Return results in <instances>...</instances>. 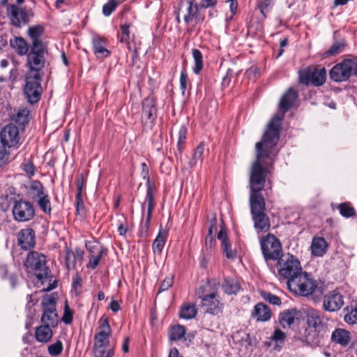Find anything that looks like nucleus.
<instances>
[{"label": "nucleus", "instance_id": "nucleus-1", "mask_svg": "<svg viewBox=\"0 0 357 357\" xmlns=\"http://www.w3.org/2000/svg\"><path fill=\"white\" fill-rule=\"evenodd\" d=\"M266 155L261 151L256 155V159L251 167L249 179L251 213L255 227L261 231L268 230L270 227L269 218L264 213L265 201L260 194V191L264 187L266 174L268 171V167L273 163L266 158Z\"/></svg>", "mask_w": 357, "mask_h": 357}, {"label": "nucleus", "instance_id": "nucleus-2", "mask_svg": "<svg viewBox=\"0 0 357 357\" xmlns=\"http://www.w3.org/2000/svg\"><path fill=\"white\" fill-rule=\"evenodd\" d=\"M297 98V92L292 88L289 89L282 96L279 104L278 113L271 119L268 124L262 140L257 142L255 144L256 155L259 151L264 152L267 155L266 158L270 160L271 162H273L274 158L278 153L274 146L279 140V130L281 121L284 114L293 107Z\"/></svg>", "mask_w": 357, "mask_h": 357}, {"label": "nucleus", "instance_id": "nucleus-3", "mask_svg": "<svg viewBox=\"0 0 357 357\" xmlns=\"http://www.w3.org/2000/svg\"><path fill=\"white\" fill-rule=\"evenodd\" d=\"M111 328L107 319H100V331L94 336L93 356L94 357H113L114 351L109 347V336Z\"/></svg>", "mask_w": 357, "mask_h": 357}, {"label": "nucleus", "instance_id": "nucleus-4", "mask_svg": "<svg viewBox=\"0 0 357 357\" xmlns=\"http://www.w3.org/2000/svg\"><path fill=\"white\" fill-rule=\"evenodd\" d=\"M277 266L279 275L288 280L296 278L302 272L299 260L290 253L282 255Z\"/></svg>", "mask_w": 357, "mask_h": 357}, {"label": "nucleus", "instance_id": "nucleus-5", "mask_svg": "<svg viewBox=\"0 0 357 357\" xmlns=\"http://www.w3.org/2000/svg\"><path fill=\"white\" fill-rule=\"evenodd\" d=\"M24 265L27 268L34 271V274L42 284L48 279L50 271L46 266V257L44 255L30 252L27 255Z\"/></svg>", "mask_w": 357, "mask_h": 357}, {"label": "nucleus", "instance_id": "nucleus-6", "mask_svg": "<svg viewBox=\"0 0 357 357\" xmlns=\"http://www.w3.org/2000/svg\"><path fill=\"white\" fill-rule=\"evenodd\" d=\"M210 286L211 282H206L205 284L200 287L198 294L201 298L202 307L204 312L213 315H218L222 312L224 305L220 302L216 292H211L203 296L201 295V293L206 292Z\"/></svg>", "mask_w": 357, "mask_h": 357}, {"label": "nucleus", "instance_id": "nucleus-7", "mask_svg": "<svg viewBox=\"0 0 357 357\" xmlns=\"http://www.w3.org/2000/svg\"><path fill=\"white\" fill-rule=\"evenodd\" d=\"M287 286L291 291L302 296L310 295L317 289L316 282L303 271L296 278L287 280Z\"/></svg>", "mask_w": 357, "mask_h": 357}, {"label": "nucleus", "instance_id": "nucleus-8", "mask_svg": "<svg viewBox=\"0 0 357 357\" xmlns=\"http://www.w3.org/2000/svg\"><path fill=\"white\" fill-rule=\"evenodd\" d=\"M41 80L42 75L34 74V72L26 73L24 93L28 102L31 104L37 102L40 98L42 93Z\"/></svg>", "mask_w": 357, "mask_h": 357}, {"label": "nucleus", "instance_id": "nucleus-9", "mask_svg": "<svg viewBox=\"0 0 357 357\" xmlns=\"http://www.w3.org/2000/svg\"><path fill=\"white\" fill-rule=\"evenodd\" d=\"M179 13L183 17L186 24L195 22V24L204 20V15L202 14L200 7L195 3L194 0H183L179 3Z\"/></svg>", "mask_w": 357, "mask_h": 357}, {"label": "nucleus", "instance_id": "nucleus-10", "mask_svg": "<svg viewBox=\"0 0 357 357\" xmlns=\"http://www.w3.org/2000/svg\"><path fill=\"white\" fill-rule=\"evenodd\" d=\"M47 52V47H30V52L27 54L26 66L27 72H34V74L42 75L41 70L45 66V54Z\"/></svg>", "mask_w": 357, "mask_h": 357}, {"label": "nucleus", "instance_id": "nucleus-11", "mask_svg": "<svg viewBox=\"0 0 357 357\" xmlns=\"http://www.w3.org/2000/svg\"><path fill=\"white\" fill-rule=\"evenodd\" d=\"M43 314L41 321L43 324L56 326L58 315L56 310V299L52 295H46L42 300Z\"/></svg>", "mask_w": 357, "mask_h": 357}, {"label": "nucleus", "instance_id": "nucleus-12", "mask_svg": "<svg viewBox=\"0 0 357 357\" xmlns=\"http://www.w3.org/2000/svg\"><path fill=\"white\" fill-rule=\"evenodd\" d=\"M7 15L13 26L21 27L29 22L33 13L26 6L18 7L15 4H10L7 6Z\"/></svg>", "mask_w": 357, "mask_h": 357}, {"label": "nucleus", "instance_id": "nucleus-13", "mask_svg": "<svg viewBox=\"0 0 357 357\" xmlns=\"http://www.w3.org/2000/svg\"><path fill=\"white\" fill-rule=\"evenodd\" d=\"M352 59H346L334 66L330 70V78L336 82L347 80L353 75Z\"/></svg>", "mask_w": 357, "mask_h": 357}, {"label": "nucleus", "instance_id": "nucleus-14", "mask_svg": "<svg viewBox=\"0 0 357 357\" xmlns=\"http://www.w3.org/2000/svg\"><path fill=\"white\" fill-rule=\"evenodd\" d=\"M13 213L15 220L26 222L32 219L35 215L33 206L29 202L19 200L15 202Z\"/></svg>", "mask_w": 357, "mask_h": 357}, {"label": "nucleus", "instance_id": "nucleus-15", "mask_svg": "<svg viewBox=\"0 0 357 357\" xmlns=\"http://www.w3.org/2000/svg\"><path fill=\"white\" fill-rule=\"evenodd\" d=\"M1 142L8 147L17 146L20 139L17 126L14 124L6 126L0 132Z\"/></svg>", "mask_w": 357, "mask_h": 357}, {"label": "nucleus", "instance_id": "nucleus-16", "mask_svg": "<svg viewBox=\"0 0 357 357\" xmlns=\"http://www.w3.org/2000/svg\"><path fill=\"white\" fill-rule=\"evenodd\" d=\"M344 305L343 296L337 291H331L324 296L323 306L325 310L335 312Z\"/></svg>", "mask_w": 357, "mask_h": 357}, {"label": "nucleus", "instance_id": "nucleus-17", "mask_svg": "<svg viewBox=\"0 0 357 357\" xmlns=\"http://www.w3.org/2000/svg\"><path fill=\"white\" fill-rule=\"evenodd\" d=\"M44 32L45 29L42 25L29 26L27 34L31 40L30 47L46 46L45 43L40 38L44 34Z\"/></svg>", "mask_w": 357, "mask_h": 357}, {"label": "nucleus", "instance_id": "nucleus-18", "mask_svg": "<svg viewBox=\"0 0 357 357\" xmlns=\"http://www.w3.org/2000/svg\"><path fill=\"white\" fill-rule=\"evenodd\" d=\"M272 313L269 307L263 303L255 305L251 316L257 321L265 322L271 319Z\"/></svg>", "mask_w": 357, "mask_h": 357}, {"label": "nucleus", "instance_id": "nucleus-19", "mask_svg": "<svg viewBox=\"0 0 357 357\" xmlns=\"http://www.w3.org/2000/svg\"><path fill=\"white\" fill-rule=\"evenodd\" d=\"M157 109L153 98L149 97L144 99L142 104V121L153 122L156 118Z\"/></svg>", "mask_w": 357, "mask_h": 357}, {"label": "nucleus", "instance_id": "nucleus-20", "mask_svg": "<svg viewBox=\"0 0 357 357\" xmlns=\"http://www.w3.org/2000/svg\"><path fill=\"white\" fill-rule=\"evenodd\" d=\"M298 312L295 309H288L279 314L278 322L283 328H289L298 319Z\"/></svg>", "mask_w": 357, "mask_h": 357}, {"label": "nucleus", "instance_id": "nucleus-21", "mask_svg": "<svg viewBox=\"0 0 357 357\" xmlns=\"http://www.w3.org/2000/svg\"><path fill=\"white\" fill-rule=\"evenodd\" d=\"M52 328H53V326L47 324H43L37 327L35 331L36 340L42 343L49 342L53 335Z\"/></svg>", "mask_w": 357, "mask_h": 357}, {"label": "nucleus", "instance_id": "nucleus-22", "mask_svg": "<svg viewBox=\"0 0 357 357\" xmlns=\"http://www.w3.org/2000/svg\"><path fill=\"white\" fill-rule=\"evenodd\" d=\"M17 239L21 245H35V231L31 228L22 229L18 234Z\"/></svg>", "mask_w": 357, "mask_h": 357}, {"label": "nucleus", "instance_id": "nucleus-23", "mask_svg": "<svg viewBox=\"0 0 357 357\" xmlns=\"http://www.w3.org/2000/svg\"><path fill=\"white\" fill-rule=\"evenodd\" d=\"M299 335V339L302 342H305L309 344H312L317 342L319 332H317L316 329H313L306 325L303 330L300 331Z\"/></svg>", "mask_w": 357, "mask_h": 357}, {"label": "nucleus", "instance_id": "nucleus-24", "mask_svg": "<svg viewBox=\"0 0 357 357\" xmlns=\"http://www.w3.org/2000/svg\"><path fill=\"white\" fill-rule=\"evenodd\" d=\"M261 252L266 261L280 260L282 253V247H261Z\"/></svg>", "mask_w": 357, "mask_h": 357}, {"label": "nucleus", "instance_id": "nucleus-25", "mask_svg": "<svg viewBox=\"0 0 357 357\" xmlns=\"http://www.w3.org/2000/svg\"><path fill=\"white\" fill-rule=\"evenodd\" d=\"M331 339L336 343L342 346H347L351 340V337L349 331L344 329L337 328L333 332Z\"/></svg>", "mask_w": 357, "mask_h": 357}, {"label": "nucleus", "instance_id": "nucleus-26", "mask_svg": "<svg viewBox=\"0 0 357 357\" xmlns=\"http://www.w3.org/2000/svg\"><path fill=\"white\" fill-rule=\"evenodd\" d=\"M10 46L20 56L28 54L29 46L26 41L22 37H15L10 40Z\"/></svg>", "mask_w": 357, "mask_h": 357}, {"label": "nucleus", "instance_id": "nucleus-27", "mask_svg": "<svg viewBox=\"0 0 357 357\" xmlns=\"http://www.w3.org/2000/svg\"><path fill=\"white\" fill-rule=\"evenodd\" d=\"M29 194L31 199L37 200L46 193L43 184L38 181H32L29 188Z\"/></svg>", "mask_w": 357, "mask_h": 357}, {"label": "nucleus", "instance_id": "nucleus-28", "mask_svg": "<svg viewBox=\"0 0 357 357\" xmlns=\"http://www.w3.org/2000/svg\"><path fill=\"white\" fill-rule=\"evenodd\" d=\"M148 181V188L146 191V199L144 203V205L142 206V210H144V206H147V217H146V222H149L151 218V214L153 209L155 206L154 203V198H153V193L152 188L149 184V179H147Z\"/></svg>", "mask_w": 357, "mask_h": 357}, {"label": "nucleus", "instance_id": "nucleus-29", "mask_svg": "<svg viewBox=\"0 0 357 357\" xmlns=\"http://www.w3.org/2000/svg\"><path fill=\"white\" fill-rule=\"evenodd\" d=\"M306 325L319 332L322 325L319 313L314 310L309 312L306 317Z\"/></svg>", "mask_w": 357, "mask_h": 357}, {"label": "nucleus", "instance_id": "nucleus-30", "mask_svg": "<svg viewBox=\"0 0 357 357\" xmlns=\"http://www.w3.org/2000/svg\"><path fill=\"white\" fill-rule=\"evenodd\" d=\"M103 43V39L97 36L93 38V52L98 57H107L109 55V51L104 47Z\"/></svg>", "mask_w": 357, "mask_h": 357}, {"label": "nucleus", "instance_id": "nucleus-31", "mask_svg": "<svg viewBox=\"0 0 357 357\" xmlns=\"http://www.w3.org/2000/svg\"><path fill=\"white\" fill-rule=\"evenodd\" d=\"M82 252L77 251L75 255L74 251L67 248L66 253V264L68 269L74 268L77 261H81L82 259Z\"/></svg>", "mask_w": 357, "mask_h": 357}, {"label": "nucleus", "instance_id": "nucleus-32", "mask_svg": "<svg viewBox=\"0 0 357 357\" xmlns=\"http://www.w3.org/2000/svg\"><path fill=\"white\" fill-rule=\"evenodd\" d=\"M326 77V71L324 68L312 70V82L315 86H320L324 83Z\"/></svg>", "mask_w": 357, "mask_h": 357}, {"label": "nucleus", "instance_id": "nucleus-33", "mask_svg": "<svg viewBox=\"0 0 357 357\" xmlns=\"http://www.w3.org/2000/svg\"><path fill=\"white\" fill-rule=\"evenodd\" d=\"M204 151V144L203 142H201L195 149L192 160L189 162V165L191 168L197 165L198 163H202Z\"/></svg>", "mask_w": 357, "mask_h": 357}, {"label": "nucleus", "instance_id": "nucleus-34", "mask_svg": "<svg viewBox=\"0 0 357 357\" xmlns=\"http://www.w3.org/2000/svg\"><path fill=\"white\" fill-rule=\"evenodd\" d=\"M222 289L226 294H232L238 291L240 285L236 280L227 278L223 283Z\"/></svg>", "mask_w": 357, "mask_h": 357}, {"label": "nucleus", "instance_id": "nucleus-35", "mask_svg": "<svg viewBox=\"0 0 357 357\" xmlns=\"http://www.w3.org/2000/svg\"><path fill=\"white\" fill-rule=\"evenodd\" d=\"M197 314V309L194 304H185L183 305L180 311L181 318L191 319Z\"/></svg>", "mask_w": 357, "mask_h": 357}, {"label": "nucleus", "instance_id": "nucleus-36", "mask_svg": "<svg viewBox=\"0 0 357 357\" xmlns=\"http://www.w3.org/2000/svg\"><path fill=\"white\" fill-rule=\"evenodd\" d=\"M185 334V329L183 326L176 325L169 328V337L171 340H180Z\"/></svg>", "mask_w": 357, "mask_h": 357}, {"label": "nucleus", "instance_id": "nucleus-37", "mask_svg": "<svg viewBox=\"0 0 357 357\" xmlns=\"http://www.w3.org/2000/svg\"><path fill=\"white\" fill-rule=\"evenodd\" d=\"M346 45L344 40L337 41L324 54L325 57L335 56L342 52Z\"/></svg>", "mask_w": 357, "mask_h": 357}, {"label": "nucleus", "instance_id": "nucleus-38", "mask_svg": "<svg viewBox=\"0 0 357 357\" xmlns=\"http://www.w3.org/2000/svg\"><path fill=\"white\" fill-rule=\"evenodd\" d=\"M192 57L195 61L193 67V72L195 74H199L203 68L202 54L197 49H193L192 51Z\"/></svg>", "mask_w": 357, "mask_h": 357}, {"label": "nucleus", "instance_id": "nucleus-39", "mask_svg": "<svg viewBox=\"0 0 357 357\" xmlns=\"http://www.w3.org/2000/svg\"><path fill=\"white\" fill-rule=\"evenodd\" d=\"M217 231V219L215 215H213L210 220V227L208 228V233L206 238V243H209L211 245L214 243L215 240L213 238V234Z\"/></svg>", "mask_w": 357, "mask_h": 357}, {"label": "nucleus", "instance_id": "nucleus-40", "mask_svg": "<svg viewBox=\"0 0 357 357\" xmlns=\"http://www.w3.org/2000/svg\"><path fill=\"white\" fill-rule=\"evenodd\" d=\"M40 208L45 213L50 214L52 211L51 203L47 194L36 200Z\"/></svg>", "mask_w": 357, "mask_h": 357}, {"label": "nucleus", "instance_id": "nucleus-41", "mask_svg": "<svg viewBox=\"0 0 357 357\" xmlns=\"http://www.w3.org/2000/svg\"><path fill=\"white\" fill-rule=\"evenodd\" d=\"M29 110L26 108H21L18 110L15 120L20 125H25L29 122Z\"/></svg>", "mask_w": 357, "mask_h": 357}, {"label": "nucleus", "instance_id": "nucleus-42", "mask_svg": "<svg viewBox=\"0 0 357 357\" xmlns=\"http://www.w3.org/2000/svg\"><path fill=\"white\" fill-rule=\"evenodd\" d=\"M273 1L274 0H257V6L264 17H266V13L270 11L271 8L273 6Z\"/></svg>", "mask_w": 357, "mask_h": 357}, {"label": "nucleus", "instance_id": "nucleus-43", "mask_svg": "<svg viewBox=\"0 0 357 357\" xmlns=\"http://www.w3.org/2000/svg\"><path fill=\"white\" fill-rule=\"evenodd\" d=\"M337 208L343 217L350 218L355 215V209L349 203H342Z\"/></svg>", "mask_w": 357, "mask_h": 357}, {"label": "nucleus", "instance_id": "nucleus-44", "mask_svg": "<svg viewBox=\"0 0 357 357\" xmlns=\"http://www.w3.org/2000/svg\"><path fill=\"white\" fill-rule=\"evenodd\" d=\"M260 245H281L280 241L272 234H268L260 240Z\"/></svg>", "mask_w": 357, "mask_h": 357}, {"label": "nucleus", "instance_id": "nucleus-45", "mask_svg": "<svg viewBox=\"0 0 357 357\" xmlns=\"http://www.w3.org/2000/svg\"><path fill=\"white\" fill-rule=\"evenodd\" d=\"M312 68H307L299 71L300 82L304 84H308L312 82Z\"/></svg>", "mask_w": 357, "mask_h": 357}, {"label": "nucleus", "instance_id": "nucleus-46", "mask_svg": "<svg viewBox=\"0 0 357 357\" xmlns=\"http://www.w3.org/2000/svg\"><path fill=\"white\" fill-rule=\"evenodd\" d=\"M63 351V344L61 341L57 340L56 342L48 347L49 354L52 356H57L61 354Z\"/></svg>", "mask_w": 357, "mask_h": 357}, {"label": "nucleus", "instance_id": "nucleus-47", "mask_svg": "<svg viewBox=\"0 0 357 357\" xmlns=\"http://www.w3.org/2000/svg\"><path fill=\"white\" fill-rule=\"evenodd\" d=\"M28 298H29V303H28V305H26V313H27V318L29 319V322H26V325L27 328H29V326L31 324V321L36 315V310L34 308H33L34 303H33L32 305H30V303L32 302V296L29 295Z\"/></svg>", "mask_w": 357, "mask_h": 357}, {"label": "nucleus", "instance_id": "nucleus-48", "mask_svg": "<svg viewBox=\"0 0 357 357\" xmlns=\"http://www.w3.org/2000/svg\"><path fill=\"white\" fill-rule=\"evenodd\" d=\"M178 138L177 142V147L179 152H181L183 149V145L185 143L187 135V128L185 126H182L180 127L178 130Z\"/></svg>", "mask_w": 357, "mask_h": 357}, {"label": "nucleus", "instance_id": "nucleus-49", "mask_svg": "<svg viewBox=\"0 0 357 357\" xmlns=\"http://www.w3.org/2000/svg\"><path fill=\"white\" fill-rule=\"evenodd\" d=\"M116 0H110L102 6V13L105 16H109L117 7Z\"/></svg>", "mask_w": 357, "mask_h": 357}, {"label": "nucleus", "instance_id": "nucleus-50", "mask_svg": "<svg viewBox=\"0 0 357 357\" xmlns=\"http://www.w3.org/2000/svg\"><path fill=\"white\" fill-rule=\"evenodd\" d=\"M344 321L349 324L357 323V308L351 309L349 312L344 315Z\"/></svg>", "mask_w": 357, "mask_h": 357}, {"label": "nucleus", "instance_id": "nucleus-51", "mask_svg": "<svg viewBox=\"0 0 357 357\" xmlns=\"http://www.w3.org/2000/svg\"><path fill=\"white\" fill-rule=\"evenodd\" d=\"M174 284V277L172 275L166 277L160 284L159 293L169 289Z\"/></svg>", "mask_w": 357, "mask_h": 357}, {"label": "nucleus", "instance_id": "nucleus-52", "mask_svg": "<svg viewBox=\"0 0 357 357\" xmlns=\"http://www.w3.org/2000/svg\"><path fill=\"white\" fill-rule=\"evenodd\" d=\"M167 236V231L165 229L160 230L157 237L154 240L153 245H163Z\"/></svg>", "mask_w": 357, "mask_h": 357}, {"label": "nucleus", "instance_id": "nucleus-53", "mask_svg": "<svg viewBox=\"0 0 357 357\" xmlns=\"http://www.w3.org/2000/svg\"><path fill=\"white\" fill-rule=\"evenodd\" d=\"M217 238L220 242L221 245H229L227 234L224 227H222L218 231Z\"/></svg>", "mask_w": 357, "mask_h": 357}, {"label": "nucleus", "instance_id": "nucleus-54", "mask_svg": "<svg viewBox=\"0 0 357 357\" xmlns=\"http://www.w3.org/2000/svg\"><path fill=\"white\" fill-rule=\"evenodd\" d=\"M179 82H180L181 89L182 90V93L184 94L185 91L187 89V84H188V74H187V71L185 68H183L181 72Z\"/></svg>", "mask_w": 357, "mask_h": 357}, {"label": "nucleus", "instance_id": "nucleus-55", "mask_svg": "<svg viewBox=\"0 0 357 357\" xmlns=\"http://www.w3.org/2000/svg\"><path fill=\"white\" fill-rule=\"evenodd\" d=\"M310 253L313 257H322L327 251V247H310Z\"/></svg>", "mask_w": 357, "mask_h": 357}, {"label": "nucleus", "instance_id": "nucleus-56", "mask_svg": "<svg viewBox=\"0 0 357 357\" xmlns=\"http://www.w3.org/2000/svg\"><path fill=\"white\" fill-rule=\"evenodd\" d=\"M73 311L70 309L68 305H66L65 309H64V314L62 317V321L66 324H69L73 321Z\"/></svg>", "mask_w": 357, "mask_h": 357}, {"label": "nucleus", "instance_id": "nucleus-57", "mask_svg": "<svg viewBox=\"0 0 357 357\" xmlns=\"http://www.w3.org/2000/svg\"><path fill=\"white\" fill-rule=\"evenodd\" d=\"M271 338L273 341L281 343L286 338V334L280 329H275Z\"/></svg>", "mask_w": 357, "mask_h": 357}, {"label": "nucleus", "instance_id": "nucleus-58", "mask_svg": "<svg viewBox=\"0 0 357 357\" xmlns=\"http://www.w3.org/2000/svg\"><path fill=\"white\" fill-rule=\"evenodd\" d=\"M264 298L273 305H279L281 304L280 298L278 296L273 295L271 293H266L264 296Z\"/></svg>", "mask_w": 357, "mask_h": 357}, {"label": "nucleus", "instance_id": "nucleus-59", "mask_svg": "<svg viewBox=\"0 0 357 357\" xmlns=\"http://www.w3.org/2000/svg\"><path fill=\"white\" fill-rule=\"evenodd\" d=\"M223 252L228 259H234L237 256L236 247H224Z\"/></svg>", "mask_w": 357, "mask_h": 357}, {"label": "nucleus", "instance_id": "nucleus-60", "mask_svg": "<svg viewBox=\"0 0 357 357\" xmlns=\"http://www.w3.org/2000/svg\"><path fill=\"white\" fill-rule=\"evenodd\" d=\"M103 252L104 251L102 249L98 250H97L98 255H96V256L92 255L91 257L90 264H91V268H95L98 265Z\"/></svg>", "mask_w": 357, "mask_h": 357}, {"label": "nucleus", "instance_id": "nucleus-61", "mask_svg": "<svg viewBox=\"0 0 357 357\" xmlns=\"http://www.w3.org/2000/svg\"><path fill=\"white\" fill-rule=\"evenodd\" d=\"M218 0H201L199 3L200 8H207L213 7L217 4Z\"/></svg>", "mask_w": 357, "mask_h": 357}, {"label": "nucleus", "instance_id": "nucleus-62", "mask_svg": "<svg viewBox=\"0 0 357 357\" xmlns=\"http://www.w3.org/2000/svg\"><path fill=\"white\" fill-rule=\"evenodd\" d=\"M23 169L29 175L34 174L35 168L32 162H27L23 164Z\"/></svg>", "mask_w": 357, "mask_h": 357}, {"label": "nucleus", "instance_id": "nucleus-63", "mask_svg": "<svg viewBox=\"0 0 357 357\" xmlns=\"http://www.w3.org/2000/svg\"><path fill=\"white\" fill-rule=\"evenodd\" d=\"M311 245H328L325 239L321 237H314Z\"/></svg>", "mask_w": 357, "mask_h": 357}, {"label": "nucleus", "instance_id": "nucleus-64", "mask_svg": "<svg viewBox=\"0 0 357 357\" xmlns=\"http://www.w3.org/2000/svg\"><path fill=\"white\" fill-rule=\"evenodd\" d=\"M129 229L127 226H125L123 224H120L118 227V232L121 236H126L128 233Z\"/></svg>", "mask_w": 357, "mask_h": 357}]
</instances>
